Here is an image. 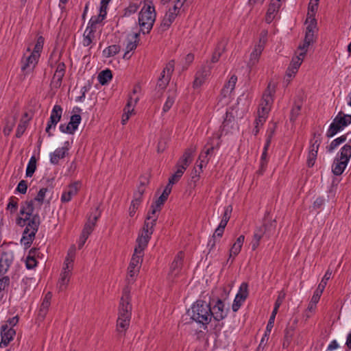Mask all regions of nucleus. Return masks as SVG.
<instances>
[{
  "instance_id": "obj_52",
  "label": "nucleus",
  "mask_w": 351,
  "mask_h": 351,
  "mask_svg": "<svg viewBox=\"0 0 351 351\" xmlns=\"http://www.w3.org/2000/svg\"><path fill=\"white\" fill-rule=\"evenodd\" d=\"M280 1L281 0H271V3L269 5V8H268L267 12H270L274 14H275V13L278 12V10L280 8Z\"/></svg>"
},
{
  "instance_id": "obj_51",
  "label": "nucleus",
  "mask_w": 351,
  "mask_h": 351,
  "mask_svg": "<svg viewBox=\"0 0 351 351\" xmlns=\"http://www.w3.org/2000/svg\"><path fill=\"white\" fill-rule=\"evenodd\" d=\"M318 3H319V2L315 1V3H313V1H310L309 4H308V14H307L306 21L308 19L314 18L315 12L318 8Z\"/></svg>"
},
{
  "instance_id": "obj_43",
  "label": "nucleus",
  "mask_w": 351,
  "mask_h": 351,
  "mask_svg": "<svg viewBox=\"0 0 351 351\" xmlns=\"http://www.w3.org/2000/svg\"><path fill=\"white\" fill-rule=\"evenodd\" d=\"M295 330L294 326H289L286 328L285 330V337H284V342H283V346H288L289 345V343L291 340V338L293 335Z\"/></svg>"
},
{
  "instance_id": "obj_31",
  "label": "nucleus",
  "mask_w": 351,
  "mask_h": 351,
  "mask_svg": "<svg viewBox=\"0 0 351 351\" xmlns=\"http://www.w3.org/2000/svg\"><path fill=\"white\" fill-rule=\"evenodd\" d=\"M275 92L274 86L271 87V84H269L266 90L265 91L263 98L262 102L263 104L267 106L270 107L271 104L273 102L272 94Z\"/></svg>"
},
{
  "instance_id": "obj_46",
  "label": "nucleus",
  "mask_w": 351,
  "mask_h": 351,
  "mask_svg": "<svg viewBox=\"0 0 351 351\" xmlns=\"http://www.w3.org/2000/svg\"><path fill=\"white\" fill-rule=\"evenodd\" d=\"M160 210L161 209L156 207L154 204H152L150 206V209L147 213V217H146L147 221L154 220L156 222V221L158 219V213H160Z\"/></svg>"
},
{
  "instance_id": "obj_14",
  "label": "nucleus",
  "mask_w": 351,
  "mask_h": 351,
  "mask_svg": "<svg viewBox=\"0 0 351 351\" xmlns=\"http://www.w3.org/2000/svg\"><path fill=\"white\" fill-rule=\"evenodd\" d=\"M16 332L12 328H9L7 324L2 325L1 328V341L0 342V347H6L12 340Z\"/></svg>"
},
{
  "instance_id": "obj_61",
  "label": "nucleus",
  "mask_w": 351,
  "mask_h": 351,
  "mask_svg": "<svg viewBox=\"0 0 351 351\" xmlns=\"http://www.w3.org/2000/svg\"><path fill=\"white\" fill-rule=\"evenodd\" d=\"M174 101H175L174 97L169 96L163 106V108H162L163 112H168L172 107L173 104H174Z\"/></svg>"
},
{
  "instance_id": "obj_32",
  "label": "nucleus",
  "mask_w": 351,
  "mask_h": 351,
  "mask_svg": "<svg viewBox=\"0 0 351 351\" xmlns=\"http://www.w3.org/2000/svg\"><path fill=\"white\" fill-rule=\"evenodd\" d=\"M334 119L339 125H341L342 129L351 123V115L345 114L341 111L338 113Z\"/></svg>"
},
{
  "instance_id": "obj_49",
  "label": "nucleus",
  "mask_w": 351,
  "mask_h": 351,
  "mask_svg": "<svg viewBox=\"0 0 351 351\" xmlns=\"http://www.w3.org/2000/svg\"><path fill=\"white\" fill-rule=\"evenodd\" d=\"M28 121V119L24 120L23 118L21 119L16 132V138H20L23 134L27 128Z\"/></svg>"
},
{
  "instance_id": "obj_64",
  "label": "nucleus",
  "mask_w": 351,
  "mask_h": 351,
  "mask_svg": "<svg viewBox=\"0 0 351 351\" xmlns=\"http://www.w3.org/2000/svg\"><path fill=\"white\" fill-rule=\"evenodd\" d=\"M323 291H324L321 289L317 288L311 298V305H316V304L319 302Z\"/></svg>"
},
{
  "instance_id": "obj_16",
  "label": "nucleus",
  "mask_w": 351,
  "mask_h": 351,
  "mask_svg": "<svg viewBox=\"0 0 351 351\" xmlns=\"http://www.w3.org/2000/svg\"><path fill=\"white\" fill-rule=\"evenodd\" d=\"M183 259L184 253L180 251L175 256L171 265L169 275L173 278L177 277L181 271L183 265Z\"/></svg>"
},
{
  "instance_id": "obj_37",
  "label": "nucleus",
  "mask_w": 351,
  "mask_h": 351,
  "mask_svg": "<svg viewBox=\"0 0 351 351\" xmlns=\"http://www.w3.org/2000/svg\"><path fill=\"white\" fill-rule=\"evenodd\" d=\"M121 50V47L118 45H112L106 47L103 51L104 56L106 58L112 57L117 55Z\"/></svg>"
},
{
  "instance_id": "obj_34",
  "label": "nucleus",
  "mask_w": 351,
  "mask_h": 351,
  "mask_svg": "<svg viewBox=\"0 0 351 351\" xmlns=\"http://www.w3.org/2000/svg\"><path fill=\"white\" fill-rule=\"evenodd\" d=\"M351 141L348 144L343 145L340 149L339 158L349 162L351 157Z\"/></svg>"
},
{
  "instance_id": "obj_38",
  "label": "nucleus",
  "mask_w": 351,
  "mask_h": 351,
  "mask_svg": "<svg viewBox=\"0 0 351 351\" xmlns=\"http://www.w3.org/2000/svg\"><path fill=\"white\" fill-rule=\"evenodd\" d=\"M347 135H342L340 137H338L334 139L330 144L326 147L327 151L328 152H332L334 149H335L340 144L344 143L347 139Z\"/></svg>"
},
{
  "instance_id": "obj_19",
  "label": "nucleus",
  "mask_w": 351,
  "mask_h": 351,
  "mask_svg": "<svg viewBox=\"0 0 351 351\" xmlns=\"http://www.w3.org/2000/svg\"><path fill=\"white\" fill-rule=\"evenodd\" d=\"M176 12V11L170 9L169 12L166 13L158 28L159 33L162 34L169 29L178 15V13Z\"/></svg>"
},
{
  "instance_id": "obj_35",
  "label": "nucleus",
  "mask_w": 351,
  "mask_h": 351,
  "mask_svg": "<svg viewBox=\"0 0 351 351\" xmlns=\"http://www.w3.org/2000/svg\"><path fill=\"white\" fill-rule=\"evenodd\" d=\"M112 78V74L110 69L104 70L98 75V80L101 85L106 84Z\"/></svg>"
},
{
  "instance_id": "obj_3",
  "label": "nucleus",
  "mask_w": 351,
  "mask_h": 351,
  "mask_svg": "<svg viewBox=\"0 0 351 351\" xmlns=\"http://www.w3.org/2000/svg\"><path fill=\"white\" fill-rule=\"evenodd\" d=\"M211 306L203 300H197L188 311L191 318L197 323L207 325L210 322Z\"/></svg>"
},
{
  "instance_id": "obj_17",
  "label": "nucleus",
  "mask_w": 351,
  "mask_h": 351,
  "mask_svg": "<svg viewBox=\"0 0 351 351\" xmlns=\"http://www.w3.org/2000/svg\"><path fill=\"white\" fill-rule=\"evenodd\" d=\"M81 183L80 182H75L70 184L66 191L63 192L61 196L62 202H69L71 200L72 197L76 195L80 188Z\"/></svg>"
},
{
  "instance_id": "obj_62",
  "label": "nucleus",
  "mask_w": 351,
  "mask_h": 351,
  "mask_svg": "<svg viewBox=\"0 0 351 351\" xmlns=\"http://www.w3.org/2000/svg\"><path fill=\"white\" fill-rule=\"evenodd\" d=\"M138 99H139L138 97H133V95H130L129 96V99L127 102V104L124 108H126L128 110H132V108H134V106L138 102Z\"/></svg>"
},
{
  "instance_id": "obj_2",
  "label": "nucleus",
  "mask_w": 351,
  "mask_h": 351,
  "mask_svg": "<svg viewBox=\"0 0 351 351\" xmlns=\"http://www.w3.org/2000/svg\"><path fill=\"white\" fill-rule=\"evenodd\" d=\"M132 305L129 291L125 289L119 306V316L117 321V330L123 335L128 330L132 315Z\"/></svg>"
},
{
  "instance_id": "obj_4",
  "label": "nucleus",
  "mask_w": 351,
  "mask_h": 351,
  "mask_svg": "<svg viewBox=\"0 0 351 351\" xmlns=\"http://www.w3.org/2000/svg\"><path fill=\"white\" fill-rule=\"evenodd\" d=\"M156 19V12L154 6L144 5L138 16L140 32L143 34H148L153 27Z\"/></svg>"
},
{
  "instance_id": "obj_53",
  "label": "nucleus",
  "mask_w": 351,
  "mask_h": 351,
  "mask_svg": "<svg viewBox=\"0 0 351 351\" xmlns=\"http://www.w3.org/2000/svg\"><path fill=\"white\" fill-rule=\"evenodd\" d=\"M47 188H41L38 192L37 195L33 199L34 201L38 202L40 205H42L44 202V199L47 192Z\"/></svg>"
},
{
  "instance_id": "obj_39",
  "label": "nucleus",
  "mask_w": 351,
  "mask_h": 351,
  "mask_svg": "<svg viewBox=\"0 0 351 351\" xmlns=\"http://www.w3.org/2000/svg\"><path fill=\"white\" fill-rule=\"evenodd\" d=\"M177 171L169 178V180L171 184L176 183L182 176L184 171L186 170V167L182 165H177Z\"/></svg>"
},
{
  "instance_id": "obj_42",
  "label": "nucleus",
  "mask_w": 351,
  "mask_h": 351,
  "mask_svg": "<svg viewBox=\"0 0 351 351\" xmlns=\"http://www.w3.org/2000/svg\"><path fill=\"white\" fill-rule=\"evenodd\" d=\"M342 128L341 125H339L335 119H333V121L330 124L327 132H326V136L328 138H331L334 136L337 132L342 130Z\"/></svg>"
},
{
  "instance_id": "obj_63",
  "label": "nucleus",
  "mask_w": 351,
  "mask_h": 351,
  "mask_svg": "<svg viewBox=\"0 0 351 351\" xmlns=\"http://www.w3.org/2000/svg\"><path fill=\"white\" fill-rule=\"evenodd\" d=\"M269 334L265 332L263 337H262L261 342L257 348V351H263L266 346L267 341L269 340Z\"/></svg>"
},
{
  "instance_id": "obj_12",
  "label": "nucleus",
  "mask_w": 351,
  "mask_h": 351,
  "mask_svg": "<svg viewBox=\"0 0 351 351\" xmlns=\"http://www.w3.org/2000/svg\"><path fill=\"white\" fill-rule=\"evenodd\" d=\"M228 43V39L226 38H222L219 40L217 46L215 48L214 52L212 55L210 61L208 62L211 65L212 63H216L219 61L221 55L225 52L226 46Z\"/></svg>"
},
{
  "instance_id": "obj_22",
  "label": "nucleus",
  "mask_w": 351,
  "mask_h": 351,
  "mask_svg": "<svg viewBox=\"0 0 351 351\" xmlns=\"http://www.w3.org/2000/svg\"><path fill=\"white\" fill-rule=\"evenodd\" d=\"M69 267L68 263H66V267H63V271L60 275V278L58 282V289L60 291L65 290L69 284L71 277V269Z\"/></svg>"
},
{
  "instance_id": "obj_29",
  "label": "nucleus",
  "mask_w": 351,
  "mask_h": 351,
  "mask_svg": "<svg viewBox=\"0 0 351 351\" xmlns=\"http://www.w3.org/2000/svg\"><path fill=\"white\" fill-rule=\"evenodd\" d=\"M265 235L263 232V228L257 227L254 232L252 241L251 242V247L252 250H255L260 244L261 239Z\"/></svg>"
},
{
  "instance_id": "obj_25",
  "label": "nucleus",
  "mask_w": 351,
  "mask_h": 351,
  "mask_svg": "<svg viewBox=\"0 0 351 351\" xmlns=\"http://www.w3.org/2000/svg\"><path fill=\"white\" fill-rule=\"evenodd\" d=\"M69 148L62 147L56 149L50 154V162L53 165H58L60 159L64 158L68 154Z\"/></svg>"
},
{
  "instance_id": "obj_28",
  "label": "nucleus",
  "mask_w": 351,
  "mask_h": 351,
  "mask_svg": "<svg viewBox=\"0 0 351 351\" xmlns=\"http://www.w3.org/2000/svg\"><path fill=\"white\" fill-rule=\"evenodd\" d=\"M244 240V235H241L237 239L236 241L233 243L230 250L229 258H230L231 257H233V258H234V257L239 254L243 246Z\"/></svg>"
},
{
  "instance_id": "obj_59",
  "label": "nucleus",
  "mask_w": 351,
  "mask_h": 351,
  "mask_svg": "<svg viewBox=\"0 0 351 351\" xmlns=\"http://www.w3.org/2000/svg\"><path fill=\"white\" fill-rule=\"evenodd\" d=\"M300 110H301L300 105H295L293 107V108L291 111V117H290L291 121L294 122L295 121V119L300 114Z\"/></svg>"
},
{
  "instance_id": "obj_55",
  "label": "nucleus",
  "mask_w": 351,
  "mask_h": 351,
  "mask_svg": "<svg viewBox=\"0 0 351 351\" xmlns=\"http://www.w3.org/2000/svg\"><path fill=\"white\" fill-rule=\"evenodd\" d=\"M43 45L44 38L43 36H39L37 39L36 43L32 53L40 54L43 49Z\"/></svg>"
},
{
  "instance_id": "obj_45",
  "label": "nucleus",
  "mask_w": 351,
  "mask_h": 351,
  "mask_svg": "<svg viewBox=\"0 0 351 351\" xmlns=\"http://www.w3.org/2000/svg\"><path fill=\"white\" fill-rule=\"evenodd\" d=\"M156 222L154 220L147 221V219H146L144 222L142 233L152 235L153 234L154 228L156 226Z\"/></svg>"
},
{
  "instance_id": "obj_40",
  "label": "nucleus",
  "mask_w": 351,
  "mask_h": 351,
  "mask_svg": "<svg viewBox=\"0 0 351 351\" xmlns=\"http://www.w3.org/2000/svg\"><path fill=\"white\" fill-rule=\"evenodd\" d=\"M78 126L75 124L74 123H72L71 121L69 122L68 124H60L59 128L60 130L63 133H67L70 134H74L75 130L77 129Z\"/></svg>"
},
{
  "instance_id": "obj_13",
  "label": "nucleus",
  "mask_w": 351,
  "mask_h": 351,
  "mask_svg": "<svg viewBox=\"0 0 351 351\" xmlns=\"http://www.w3.org/2000/svg\"><path fill=\"white\" fill-rule=\"evenodd\" d=\"M139 36L140 32L134 33L132 34H128L127 36V45L125 47V52L123 56L124 59H129L131 56L129 55V53L132 51H134L137 47L138 41H139Z\"/></svg>"
},
{
  "instance_id": "obj_48",
  "label": "nucleus",
  "mask_w": 351,
  "mask_h": 351,
  "mask_svg": "<svg viewBox=\"0 0 351 351\" xmlns=\"http://www.w3.org/2000/svg\"><path fill=\"white\" fill-rule=\"evenodd\" d=\"M18 198L14 196L10 197L6 209L9 210L11 214H13L16 211L18 208Z\"/></svg>"
},
{
  "instance_id": "obj_7",
  "label": "nucleus",
  "mask_w": 351,
  "mask_h": 351,
  "mask_svg": "<svg viewBox=\"0 0 351 351\" xmlns=\"http://www.w3.org/2000/svg\"><path fill=\"white\" fill-rule=\"evenodd\" d=\"M62 114V108L59 105H55L51 110L49 120L47 123L45 131L49 136H53L50 130L52 127L55 128L56 124L60 121Z\"/></svg>"
},
{
  "instance_id": "obj_18",
  "label": "nucleus",
  "mask_w": 351,
  "mask_h": 351,
  "mask_svg": "<svg viewBox=\"0 0 351 351\" xmlns=\"http://www.w3.org/2000/svg\"><path fill=\"white\" fill-rule=\"evenodd\" d=\"M14 260L12 253L3 252L0 257V275L3 276L8 271Z\"/></svg>"
},
{
  "instance_id": "obj_11",
  "label": "nucleus",
  "mask_w": 351,
  "mask_h": 351,
  "mask_svg": "<svg viewBox=\"0 0 351 351\" xmlns=\"http://www.w3.org/2000/svg\"><path fill=\"white\" fill-rule=\"evenodd\" d=\"M270 211L267 210L263 219V225L259 228H263V232L265 235L269 237L275 231L276 228V219L269 218Z\"/></svg>"
},
{
  "instance_id": "obj_54",
  "label": "nucleus",
  "mask_w": 351,
  "mask_h": 351,
  "mask_svg": "<svg viewBox=\"0 0 351 351\" xmlns=\"http://www.w3.org/2000/svg\"><path fill=\"white\" fill-rule=\"evenodd\" d=\"M332 276V271L330 269H328L326 272L325 273L322 280H321L320 283L319 284L317 288L321 289L322 290H324L328 280Z\"/></svg>"
},
{
  "instance_id": "obj_26",
  "label": "nucleus",
  "mask_w": 351,
  "mask_h": 351,
  "mask_svg": "<svg viewBox=\"0 0 351 351\" xmlns=\"http://www.w3.org/2000/svg\"><path fill=\"white\" fill-rule=\"evenodd\" d=\"M348 162L340 160L338 156L335 158L334 162L332 167V171L336 176H340L344 171Z\"/></svg>"
},
{
  "instance_id": "obj_5",
  "label": "nucleus",
  "mask_w": 351,
  "mask_h": 351,
  "mask_svg": "<svg viewBox=\"0 0 351 351\" xmlns=\"http://www.w3.org/2000/svg\"><path fill=\"white\" fill-rule=\"evenodd\" d=\"M276 123L272 124L271 126H269L267 129V134H266V143L265 144L263 152L261 155V163L260 167L261 169L258 170V173L260 174H262L264 171L265 167L267 165V150L269 149V147L270 146L271 139L275 134L276 131Z\"/></svg>"
},
{
  "instance_id": "obj_1",
  "label": "nucleus",
  "mask_w": 351,
  "mask_h": 351,
  "mask_svg": "<svg viewBox=\"0 0 351 351\" xmlns=\"http://www.w3.org/2000/svg\"><path fill=\"white\" fill-rule=\"evenodd\" d=\"M34 210V200L25 201L21 203L20 215L16 219V224L21 227L26 226L21 242L28 248L31 246L36 233L40 224V219L38 214L33 215Z\"/></svg>"
},
{
  "instance_id": "obj_56",
  "label": "nucleus",
  "mask_w": 351,
  "mask_h": 351,
  "mask_svg": "<svg viewBox=\"0 0 351 351\" xmlns=\"http://www.w3.org/2000/svg\"><path fill=\"white\" fill-rule=\"evenodd\" d=\"M237 81V77L233 75L230 77L228 82L224 85L223 87L227 88V89L232 92L235 88Z\"/></svg>"
},
{
  "instance_id": "obj_23",
  "label": "nucleus",
  "mask_w": 351,
  "mask_h": 351,
  "mask_svg": "<svg viewBox=\"0 0 351 351\" xmlns=\"http://www.w3.org/2000/svg\"><path fill=\"white\" fill-rule=\"evenodd\" d=\"M196 151V146L191 145L185 149L183 156L179 160L177 165H184L186 168L192 161L193 154Z\"/></svg>"
},
{
  "instance_id": "obj_57",
  "label": "nucleus",
  "mask_w": 351,
  "mask_h": 351,
  "mask_svg": "<svg viewBox=\"0 0 351 351\" xmlns=\"http://www.w3.org/2000/svg\"><path fill=\"white\" fill-rule=\"evenodd\" d=\"M168 195H165V193H162L158 199L153 202L152 204L156 206V207L161 209L162 206L164 205L165 202L167 201L168 198Z\"/></svg>"
},
{
  "instance_id": "obj_58",
  "label": "nucleus",
  "mask_w": 351,
  "mask_h": 351,
  "mask_svg": "<svg viewBox=\"0 0 351 351\" xmlns=\"http://www.w3.org/2000/svg\"><path fill=\"white\" fill-rule=\"evenodd\" d=\"M260 58V56L258 54H255L254 53L252 52L250 54V58L249 60V62L247 63V67L249 69H252L253 66H254L257 62H258Z\"/></svg>"
},
{
  "instance_id": "obj_21",
  "label": "nucleus",
  "mask_w": 351,
  "mask_h": 351,
  "mask_svg": "<svg viewBox=\"0 0 351 351\" xmlns=\"http://www.w3.org/2000/svg\"><path fill=\"white\" fill-rule=\"evenodd\" d=\"M320 145V140L316 139L315 141L312 143L308 156L307 159V165L308 167H312L315 162V160L317 158V152L318 149Z\"/></svg>"
},
{
  "instance_id": "obj_30",
  "label": "nucleus",
  "mask_w": 351,
  "mask_h": 351,
  "mask_svg": "<svg viewBox=\"0 0 351 351\" xmlns=\"http://www.w3.org/2000/svg\"><path fill=\"white\" fill-rule=\"evenodd\" d=\"M96 31H97L96 29L90 28L89 27H86V29L84 33V35H83V41H82L83 45L84 47H88L93 43V40L95 38V34Z\"/></svg>"
},
{
  "instance_id": "obj_47",
  "label": "nucleus",
  "mask_w": 351,
  "mask_h": 351,
  "mask_svg": "<svg viewBox=\"0 0 351 351\" xmlns=\"http://www.w3.org/2000/svg\"><path fill=\"white\" fill-rule=\"evenodd\" d=\"M36 169V159L35 156H32L26 169V176L32 177Z\"/></svg>"
},
{
  "instance_id": "obj_20",
  "label": "nucleus",
  "mask_w": 351,
  "mask_h": 351,
  "mask_svg": "<svg viewBox=\"0 0 351 351\" xmlns=\"http://www.w3.org/2000/svg\"><path fill=\"white\" fill-rule=\"evenodd\" d=\"M51 298H52L51 293L47 292L45 294V298H43V300L41 303V305H40L39 311H38V316L39 319H44V318L45 317V316L48 312L49 308L50 306V304H51Z\"/></svg>"
},
{
  "instance_id": "obj_41",
  "label": "nucleus",
  "mask_w": 351,
  "mask_h": 351,
  "mask_svg": "<svg viewBox=\"0 0 351 351\" xmlns=\"http://www.w3.org/2000/svg\"><path fill=\"white\" fill-rule=\"evenodd\" d=\"M169 75H164V73H160V76L158 80L156 87L159 90H164L170 81Z\"/></svg>"
},
{
  "instance_id": "obj_33",
  "label": "nucleus",
  "mask_w": 351,
  "mask_h": 351,
  "mask_svg": "<svg viewBox=\"0 0 351 351\" xmlns=\"http://www.w3.org/2000/svg\"><path fill=\"white\" fill-rule=\"evenodd\" d=\"M99 213H98L97 215H95L93 219H91L90 217L88 218V221L85 223L84 227L82 230V233L86 234L88 236L91 234L95 226L96 221H97L99 217Z\"/></svg>"
},
{
  "instance_id": "obj_6",
  "label": "nucleus",
  "mask_w": 351,
  "mask_h": 351,
  "mask_svg": "<svg viewBox=\"0 0 351 351\" xmlns=\"http://www.w3.org/2000/svg\"><path fill=\"white\" fill-rule=\"evenodd\" d=\"M212 65L210 64L207 60L201 67V69L197 71L193 83L194 88H199L205 82L206 77L210 75Z\"/></svg>"
},
{
  "instance_id": "obj_15",
  "label": "nucleus",
  "mask_w": 351,
  "mask_h": 351,
  "mask_svg": "<svg viewBox=\"0 0 351 351\" xmlns=\"http://www.w3.org/2000/svg\"><path fill=\"white\" fill-rule=\"evenodd\" d=\"M144 194V189L143 186L138 188L137 191L134 193L133 199L129 208V215L133 217L138 210L143 200V195Z\"/></svg>"
},
{
  "instance_id": "obj_9",
  "label": "nucleus",
  "mask_w": 351,
  "mask_h": 351,
  "mask_svg": "<svg viewBox=\"0 0 351 351\" xmlns=\"http://www.w3.org/2000/svg\"><path fill=\"white\" fill-rule=\"evenodd\" d=\"M40 54L32 53L27 58H23L21 60V71L24 73V75L33 71L34 67L38 63Z\"/></svg>"
},
{
  "instance_id": "obj_36",
  "label": "nucleus",
  "mask_w": 351,
  "mask_h": 351,
  "mask_svg": "<svg viewBox=\"0 0 351 351\" xmlns=\"http://www.w3.org/2000/svg\"><path fill=\"white\" fill-rule=\"evenodd\" d=\"M143 254L136 253V251H134L131 258L129 267H130L131 269H137L138 267L140 268L139 265L143 261Z\"/></svg>"
},
{
  "instance_id": "obj_27",
  "label": "nucleus",
  "mask_w": 351,
  "mask_h": 351,
  "mask_svg": "<svg viewBox=\"0 0 351 351\" xmlns=\"http://www.w3.org/2000/svg\"><path fill=\"white\" fill-rule=\"evenodd\" d=\"M302 58L300 56H296L292 59V61L291 64H289L287 71V75L291 77L292 76H294V75L298 72V70L299 67L300 66L302 62Z\"/></svg>"
},
{
  "instance_id": "obj_10",
  "label": "nucleus",
  "mask_w": 351,
  "mask_h": 351,
  "mask_svg": "<svg viewBox=\"0 0 351 351\" xmlns=\"http://www.w3.org/2000/svg\"><path fill=\"white\" fill-rule=\"evenodd\" d=\"M248 295V286L245 282H243L239 288V293L236 295L234 300L232 308L234 312H237L241 307L242 303L245 300Z\"/></svg>"
},
{
  "instance_id": "obj_60",
  "label": "nucleus",
  "mask_w": 351,
  "mask_h": 351,
  "mask_svg": "<svg viewBox=\"0 0 351 351\" xmlns=\"http://www.w3.org/2000/svg\"><path fill=\"white\" fill-rule=\"evenodd\" d=\"M174 70V61L171 60L169 62L166 66L164 68L161 73H164V75H169V77H171V75L173 73Z\"/></svg>"
},
{
  "instance_id": "obj_24",
  "label": "nucleus",
  "mask_w": 351,
  "mask_h": 351,
  "mask_svg": "<svg viewBox=\"0 0 351 351\" xmlns=\"http://www.w3.org/2000/svg\"><path fill=\"white\" fill-rule=\"evenodd\" d=\"M151 238V235L141 233L136 239L137 245L134 248L136 253H140L143 254V251L147 247L148 242Z\"/></svg>"
},
{
  "instance_id": "obj_44",
  "label": "nucleus",
  "mask_w": 351,
  "mask_h": 351,
  "mask_svg": "<svg viewBox=\"0 0 351 351\" xmlns=\"http://www.w3.org/2000/svg\"><path fill=\"white\" fill-rule=\"evenodd\" d=\"M104 19V14L93 16L88 22V27L97 30V25L101 23Z\"/></svg>"
},
{
  "instance_id": "obj_50",
  "label": "nucleus",
  "mask_w": 351,
  "mask_h": 351,
  "mask_svg": "<svg viewBox=\"0 0 351 351\" xmlns=\"http://www.w3.org/2000/svg\"><path fill=\"white\" fill-rule=\"evenodd\" d=\"M64 75V73L62 72L57 71H55L51 83L56 88L60 87Z\"/></svg>"
},
{
  "instance_id": "obj_8",
  "label": "nucleus",
  "mask_w": 351,
  "mask_h": 351,
  "mask_svg": "<svg viewBox=\"0 0 351 351\" xmlns=\"http://www.w3.org/2000/svg\"><path fill=\"white\" fill-rule=\"evenodd\" d=\"M228 311V308L225 309L224 302L218 299L215 304L211 307L210 319L213 317L216 321H221L227 316Z\"/></svg>"
}]
</instances>
